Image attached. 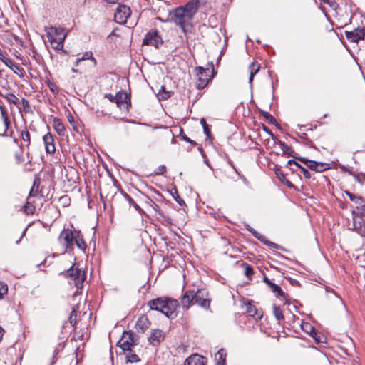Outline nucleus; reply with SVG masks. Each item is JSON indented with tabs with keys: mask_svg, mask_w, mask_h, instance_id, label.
I'll return each instance as SVG.
<instances>
[{
	"mask_svg": "<svg viewBox=\"0 0 365 365\" xmlns=\"http://www.w3.org/2000/svg\"><path fill=\"white\" fill-rule=\"evenodd\" d=\"M296 159L304 163L312 170L318 173H321L329 169V165L327 163H319L302 157L296 158Z\"/></svg>",
	"mask_w": 365,
	"mask_h": 365,
	"instance_id": "obj_5",
	"label": "nucleus"
},
{
	"mask_svg": "<svg viewBox=\"0 0 365 365\" xmlns=\"http://www.w3.org/2000/svg\"><path fill=\"white\" fill-rule=\"evenodd\" d=\"M242 266L245 268L244 274L250 279L252 275L254 274L253 268L247 263H243L242 264Z\"/></svg>",
	"mask_w": 365,
	"mask_h": 365,
	"instance_id": "obj_35",
	"label": "nucleus"
},
{
	"mask_svg": "<svg viewBox=\"0 0 365 365\" xmlns=\"http://www.w3.org/2000/svg\"><path fill=\"white\" fill-rule=\"evenodd\" d=\"M275 173L277 178L281 182H284V180H286L287 178L285 177L284 174L281 170H277Z\"/></svg>",
	"mask_w": 365,
	"mask_h": 365,
	"instance_id": "obj_50",
	"label": "nucleus"
},
{
	"mask_svg": "<svg viewBox=\"0 0 365 365\" xmlns=\"http://www.w3.org/2000/svg\"><path fill=\"white\" fill-rule=\"evenodd\" d=\"M105 98L109 99V101L110 102L115 103V99H116V95L113 96V95H112L110 93H106V94H105Z\"/></svg>",
	"mask_w": 365,
	"mask_h": 365,
	"instance_id": "obj_56",
	"label": "nucleus"
},
{
	"mask_svg": "<svg viewBox=\"0 0 365 365\" xmlns=\"http://www.w3.org/2000/svg\"><path fill=\"white\" fill-rule=\"evenodd\" d=\"M247 230L248 231H250L255 237H256L257 240H259L260 242H262L264 245H268L271 247L275 248V249L279 248L280 246L279 245L268 240L265 236H264V235H261L260 233H259L258 232H257L255 229L251 227L250 225H247Z\"/></svg>",
	"mask_w": 365,
	"mask_h": 365,
	"instance_id": "obj_14",
	"label": "nucleus"
},
{
	"mask_svg": "<svg viewBox=\"0 0 365 365\" xmlns=\"http://www.w3.org/2000/svg\"><path fill=\"white\" fill-rule=\"evenodd\" d=\"M74 242L78 249L83 251L86 250L87 245L83 240L80 230H74Z\"/></svg>",
	"mask_w": 365,
	"mask_h": 365,
	"instance_id": "obj_23",
	"label": "nucleus"
},
{
	"mask_svg": "<svg viewBox=\"0 0 365 365\" xmlns=\"http://www.w3.org/2000/svg\"><path fill=\"white\" fill-rule=\"evenodd\" d=\"M21 138L24 141L28 143V145L30 144V133L27 130L22 131Z\"/></svg>",
	"mask_w": 365,
	"mask_h": 365,
	"instance_id": "obj_46",
	"label": "nucleus"
},
{
	"mask_svg": "<svg viewBox=\"0 0 365 365\" xmlns=\"http://www.w3.org/2000/svg\"><path fill=\"white\" fill-rule=\"evenodd\" d=\"M345 35L349 41L357 43L365 37V28L358 27L350 31H346Z\"/></svg>",
	"mask_w": 365,
	"mask_h": 365,
	"instance_id": "obj_10",
	"label": "nucleus"
},
{
	"mask_svg": "<svg viewBox=\"0 0 365 365\" xmlns=\"http://www.w3.org/2000/svg\"><path fill=\"white\" fill-rule=\"evenodd\" d=\"M51 31H55V34H56V38L59 37V36H62V34H65L64 33V31L62 28H55V29H51Z\"/></svg>",
	"mask_w": 365,
	"mask_h": 365,
	"instance_id": "obj_54",
	"label": "nucleus"
},
{
	"mask_svg": "<svg viewBox=\"0 0 365 365\" xmlns=\"http://www.w3.org/2000/svg\"><path fill=\"white\" fill-rule=\"evenodd\" d=\"M81 61V60H80V58H78L75 62V66H78L79 63Z\"/></svg>",
	"mask_w": 365,
	"mask_h": 365,
	"instance_id": "obj_64",
	"label": "nucleus"
},
{
	"mask_svg": "<svg viewBox=\"0 0 365 365\" xmlns=\"http://www.w3.org/2000/svg\"><path fill=\"white\" fill-rule=\"evenodd\" d=\"M175 193H176L177 196H176V197H174V198L175 199L176 202H177L180 205H181V206H182V205H185V201H184L182 198H180V197H179V195H178V192H177V190H175Z\"/></svg>",
	"mask_w": 365,
	"mask_h": 365,
	"instance_id": "obj_55",
	"label": "nucleus"
},
{
	"mask_svg": "<svg viewBox=\"0 0 365 365\" xmlns=\"http://www.w3.org/2000/svg\"><path fill=\"white\" fill-rule=\"evenodd\" d=\"M117 345L124 352L129 351L135 345L132 333L130 331H124L122 339L118 341Z\"/></svg>",
	"mask_w": 365,
	"mask_h": 365,
	"instance_id": "obj_8",
	"label": "nucleus"
},
{
	"mask_svg": "<svg viewBox=\"0 0 365 365\" xmlns=\"http://www.w3.org/2000/svg\"><path fill=\"white\" fill-rule=\"evenodd\" d=\"M62 274L73 281V283L78 289H82L86 279V274L83 271L73 265L65 273H62Z\"/></svg>",
	"mask_w": 365,
	"mask_h": 365,
	"instance_id": "obj_3",
	"label": "nucleus"
},
{
	"mask_svg": "<svg viewBox=\"0 0 365 365\" xmlns=\"http://www.w3.org/2000/svg\"><path fill=\"white\" fill-rule=\"evenodd\" d=\"M353 215V225L354 229L358 232H361L364 225V220L360 215H356L355 211H352Z\"/></svg>",
	"mask_w": 365,
	"mask_h": 365,
	"instance_id": "obj_22",
	"label": "nucleus"
},
{
	"mask_svg": "<svg viewBox=\"0 0 365 365\" xmlns=\"http://www.w3.org/2000/svg\"><path fill=\"white\" fill-rule=\"evenodd\" d=\"M276 143H277L280 146V148H281L283 154L291 155V156L293 155L292 153L294 151H293L292 148L290 146H289L288 145H287L284 142L277 139Z\"/></svg>",
	"mask_w": 365,
	"mask_h": 365,
	"instance_id": "obj_28",
	"label": "nucleus"
},
{
	"mask_svg": "<svg viewBox=\"0 0 365 365\" xmlns=\"http://www.w3.org/2000/svg\"><path fill=\"white\" fill-rule=\"evenodd\" d=\"M207 359L198 354L190 356L185 361V365H205Z\"/></svg>",
	"mask_w": 365,
	"mask_h": 365,
	"instance_id": "obj_17",
	"label": "nucleus"
},
{
	"mask_svg": "<svg viewBox=\"0 0 365 365\" xmlns=\"http://www.w3.org/2000/svg\"><path fill=\"white\" fill-rule=\"evenodd\" d=\"M301 328L303 330V331H304L305 333H307L312 337H313L317 343L321 342V340L316 336L317 332L315 331V329L309 322H302L301 324Z\"/></svg>",
	"mask_w": 365,
	"mask_h": 365,
	"instance_id": "obj_20",
	"label": "nucleus"
},
{
	"mask_svg": "<svg viewBox=\"0 0 365 365\" xmlns=\"http://www.w3.org/2000/svg\"><path fill=\"white\" fill-rule=\"evenodd\" d=\"M59 239L64 241L66 249H72L74 242V231L68 228L63 229L59 235Z\"/></svg>",
	"mask_w": 365,
	"mask_h": 365,
	"instance_id": "obj_11",
	"label": "nucleus"
},
{
	"mask_svg": "<svg viewBox=\"0 0 365 365\" xmlns=\"http://www.w3.org/2000/svg\"><path fill=\"white\" fill-rule=\"evenodd\" d=\"M263 282L267 285V286H270L271 284L272 283L269 279V278L267 277V276H264L263 277Z\"/></svg>",
	"mask_w": 365,
	"mask_h": 365,
	"instance_id": "obj_60",
	"label": "nucleus"
},
{
	"mask_svg": "<svg viewBox=\"0 0 365 365\" xmlns=\"http://www.w3.org/2000/svg\"><path fill=\"white\" fill-rule=\"evenodd\" d=\"M169 298L158 297L152 300H150L148 303V307L152 310H156L160 312L165 303Z\"/></svg>",
	"mask_w": 365,
	"mask_h": 365,
	"instance_id": "obj_16",
	"label": "nucleus"
},
{
	"mask_svg": "<svg viewBox=\"0 0 365 365\" xmlns=\"http://www.w3.org/2000/svg\"><path fill=\"white\" fill-rule=\"evenodd\" d=\"M269 288L272 289V291L274 293L277 294V297H285V293L282 291L281 287L279 286H278L277 284L272 282L271 284V285L269 286Z\"/></svg>",
	"mask_w": 365,
	"mask_h": 365,
	"instance_id": "obj_32",
	"label": "nucleus"
},
{
	"mask_svg": "<svg viewBox=\"0 0 365 365\" xmlns=\"http://www.w3.org/2000/svg\"><path fill=\"white\" fill-rule=\"evenodd\" d=\"M3 97L9 103H13L14 105H17L19 103V98L11 93H8L3 96Z\"/></svg>",
	"mask_w": 365,
	"mask_h": 365,
	"instance_id": "obj_33",
	"label": "nucleus"
},
{
	"mask_svg": "<svg viewBox=\"0 0 365 365\" xmlns=\"http://www.w3.org/2000/svg\"><path fill=\"white\" fill-rule=\"evenodd\" d=\"M302 173H303L304 177L306 179H310L312 178L311 173L309 171L305 168H301Z\"/></svg>",
	"mask_w": 365,
	"mask_h": 365,
	"instance_id": "obj_52",
	"label": "nucleus"
},
{
	"mask_svg": "<svg viewBox=\"0 0 365 365\" xmlns=\"http://www.w3.org/2000/svg\"><path fill=\"white\" fill-rule=\"evenodd\" d=\"M0 110L3 120H6L7 119H9L7 112L3 106H0Z\"/></svg>",
	"mask_w": 365,
	"mask_h": 365,
	"instance_id": "obj_53",
	"label": "nucleus"
},
{
	"mask_svg": "<svg viewBox=\"0 0 365 365\" xmlns=\"http://www.w3.org/2000/svg\"><path fill=\"white\" fill-rule=\"evenodd\" d=\"M200 124L202 125V128H203V130H204V133L208 137L210 138V135H211V132L209 129V127H208V125L206 123V120L205 118H202L200 120Z\"/></svg>",
	"mask_w": 365,
	"mask_h": 365,
	"instance_id": "obj_39",
	"label": "nucleus"
},
{
	"mask_svg": "<svg viewBox=\"0 0 365 365\" xmlns=\"http://www.w3.org/2000/svg\"><path fill=\"white\" fill-rule=\"evenodd\" d=\"M80 60H81V61L85 60H91L93 63L94 66L97 65V61L93 57V53L91 51L85 52L82 57L80 58Z\"/></svg>",
	"mask_w": 365,
	"mask_h": 365,
	"instance_id": "obj_34",
	"label": "nucleus"
},
{
	"mask_svg": "<svg viewBox=\"0 0 365 365\" xmlns=\"http://www.w3.org/2000/svg\"><path fill=\"white\" fill-rule=\"evenodd\" d=\"M22 106L25 110V112H29L31 110V106L29 102L26 98H23L21 99Z\"/></svg>",
	"mask_w": 365,
	"mask_h": 365,
	"instance_id": "obj_47",
	"label": "nucleus"
},
{
	"mask_svg": "<svg viewBox=\"0 0 365 365\" xmlns=\"http://www.w3.org/2000/svg\"><path fill=\"white\" fill-rule=\"evenodd\" d=\"M130 12V9L128 6L119 5L114 15L115 21L120 24L126 23Z\"/></svg>",
	"mask_w": 365,
	"mask_h": 365,
	"instance_id": "obj_7",
	"label": "nucleus"
},
{
	"mask_svg": "<svg viewBox=\"0 0 365 365\" xmlns=\"http://www.w3.org/2000/svg\"><path fill=\"white\" fill-rule=\"evenodd\" d=\"M216 365H225L226 352L224 349L219 350L215 355Z\"/></svg>",
	"mask_w": 365,
	"mask_h": 365,
	"instance_id": "obj_26",
	"label": "nucleus"
},
{
	"mask_svg": "<svg viewBox=\"0 0 365 365\" xmlns=\"http://www.w3.org/2000/svg\"><path fill=\"white\" fill-rule=\"evenodd\" d=\"M39 185H40L39 180L35 179V180L34 181V183H33V186L29 192V196H36V194L38 192Z\"/></svg>",
	"mask_w": 365,
	"mask_h": 365,
	"instance_id": "obj_36",
	"label": "nucleus"
},
{
	"mask_svg": "<svg viewBox=\"0 0 365 365\" xmlns=\"http://www.w3.org/2000/svg\"><path fill=\"white\" fill-rule=\"evenodd\" d=\"M106 2L108 3H110V4H115L116 3L118 0H105Z\"/></svg>",
	"mask_w": 365,
	"mask_h": 365,
	"instance_id": "obj_63",
	"label": "nucleus"
},
{
	"mask_svg": "<svg viewBox=\"0 0 365 365\" xmlns=\"http://www.w3.org/2000/svg\"><path fill=\"white\" fill-rule=\"evenodd\" d=\"M76 318H77V313H76V311L75 309V308H73L71 314H70V316H69V322L71 323V324L72 325V327H75L76 325Z\"/></svg>",
	"mask_w": 365,
	"mask_h": 365,
	"instance_id": "obj_38",
	"label": "nucleus"
},
{
	"mask_svg": "<svg viewBox=\"0 0 365 365\" xmlns=\"http://www.w3.org/2000/svg\"><path fill=\"white\" fill-rule=\"evenodd\" d=\"M163 331L160 329H154L148 338L150 343L153 346H158L163 340Z\"/></svg>",
	"mask_w": 365,
	"mask_h": 365,
	"instance_id": "obj_19",
	"label": "nucleus"
},
{
	"mask_svg": "<svg viewBox=\"0 0 365 365\" xmlns=\"http://www.w3.org/2000/svg\"><path fill=\"white\" fill-rule=\"evenodd\" d=\"M165 165H160L158 167V171L156 172L157 175H161L165 171Z\"/></svg>",
	"mask_w": 365,
	"mask_h": 365,
	"instance_id": "obj_57",
	"label": "nucleus"
},
{
	"mask_svg": "<svg viewBox=\"0 0 365 365\" xmlns=\"http://www.w3.org/2000/svg\"><path fill=\"white\" fill-rule=\"evenodd\" d=\"M150 322L146 317H140L138 318L135 324V328L138 332H145L149 327Z\"/></svg>",
	"mask_w": 365,
	"mask_h": 365,
	"instance_id": "obj_21",
	"label": "nucleus"
},
{
	"mask_svg": "<svg viewBox=\"0 0 365 365\" xmlns=\"http://www.w3.org/2000/svg\"><path fill=\"white\" fill-rule=\"evenodd\" d=\"M159 96H160V98L163 100H167L170 97V93L168 91H166L165 90V87L162 86L160 91H159Z\"/></svg>",
	"mask_w": 365,
	"mask_h": 365,
	"instance_id": "obj_40",
	"label": "nucleus"
},
{
	"mask_svg": "<svg viewBox=\"0 0 365 365\" xmlns=\"http://www.w3.org/2000/svg\"><path fill=\"white\" fill-rule=\"evenodd\" d=\"M263 129H264V131H266L268 134H269V135L272 136V138L274 140H277V139L276 138L275 135L272 133V131H271V130H269V128H268L267 126L264 125V126H263Z\"/></svg>",
	"mask_w": 365,
	"mask_h": 365,
	"instance_id": "obj_58",
	"label": "nucleus"
},
{
	"mask_svg": "<svg viewBox=\"0 0 365 365\" xmlns=\"http://www.w3.org/2000/svg\"><path fill=\"white\" fill-rule=\"evenodd\" d=\"M180 135H181L182 138L185 141H186V142H187V143H190L191 145H195L197 144L195 141H194V140H191L190 138H188V137H187V135L183 133L182 130H181Z\"/></svg>",
	"mask_w": 365,
	"mask_h": 365,
	"instance_id": "obj_49",
	"label": "nucleus"
},
{
	"mask_svg": "<svg viewBox=\"0 0 365 365\" xmlns=\"http://www.w3.org/2000/svg\"><path fill=\"white\" fill-rule=\"evenodd\" d=\"M356 210L355 211L356 215L364 217L365 215V202L361 205H357Z\"/></svg>",
	"mask_w": 365,
	"mask_h": 365,
	"instance_id": "obj_41",
	"label": "nucleus"
},
{
	"mask_svg": "<svg viewBox=\"0 0 365 365\" xmlns=\"http://www.w3.org/2000/svg\"><path fill=\"white\" fill-rule=\"evenodd\" d=\"M345 194L349 197L350 200L356 205H361L365 202V200L361 196L356 195L348 190L345 191Z\"/></svg>",
	"mask_w": 365,
	"mask_h": 365,
	"instance_id": "obj_30",
	"label": "nucleus"
},
{
	"mask_svg": "<svg viewBox=\"0 0 365 365\" xmlns=\"http://www.w3.org/2000/svg\"><path fill=\"white\" fill-rule=\"evenodd\" d=\"M24 212L28 215L33 214L35 211V207L27 202L26 205L24 206Z\"/></svg>",
	"mask_w": 365,
	"mask_h": 365,
	"instance_id": "obj_43",
	"label": "nucleus"
},
{
	"mask_svg": "<svg viewBox=\"0 0 365 365\" xmlns=\"http://www.w3.org/2000/svg\"><path fill=\"white\" fill-rule=\"evenodd\" d=\"M273 314L278 322L284 319L283 312L279 306L273 304Z\"/></svg>",
	"mask_w": 365,
	"mask_h": 365,
	"instance_id": "obj_31",
	"label": "nucleus"
},
{
	"mask_svg": "<svg viewBox=\"0 0 365 365\" xmlns=\"http://www.w3.org/2000/svg\"><path fill=\"white\" fill-rule=\"evenodd\" d=\"M261 114L267 120H269L271 123H274L276 122V120L275 118L271 115L269 114L268 112H266V111H261Z\"/></svg>",
	"mask_w": 365,
	"mask_h": 365,
	"instance_id": "obj_45",
	"label": "nucleus"
},
{
	"mask_svg": "<svg viewBox=\"0 0 365 365\" xmlns=\"http://www.w3.org/2000/svg\"><path fill=\"white\" fill-rule=\"evenodd\" d=\"M3 63H4V64L8 66L9 68H11L12 66H14V63H13V61L8 58H6L4 56L2 57V59H0Z\"/></svg>",
	"mask_w": 365,
	"mask_h": 365,
	"instance_id": "obj_48",
	"label": "nucleus"
},
{
	"mask_svg": "<svg viewBox=\"0 0 365 365\" xmlns=\"http://www.w3.org/2000/svg\"><path fill=\"white\" fill-rule=\"evenodd\" d=\"M4 124L5 125L6 129H8V128L10 125L9 119H7L6 120H4Z\"/></svg>",
	"mask_w": 365,
	"mask_h": 365,
	"instance_id": "obj_61",
	"label": "nucleus"
},
{
	"mask_svg": "<svg viewBox=\"0 0 365 365\" xmlns=\"http://www.w3.org/2000/svg\"><path fill=\"white\" fill-rule=\"evenodd\" d=\"M115 103L120 109H123L125 107L128 109L130 106V101L128 94L123 91H119L116 93Z\"/></svg>",
	"mask_w": 365,
	"mask_h": 365,
	"instance_id": "obj_13",
	"label": "nucleus"
},
{
	"mask_svg": "<svg viewBox=\"0 0 365 365\" xmlns=\"http://www.w3.org/2000/svg\"><path fill=\"white\" fill-rule=\"evenodd\" d=\"M245 307L249 316L254 317L255 319H260L262 317V312L250 302L245 304Z\"/></svg>",
	"mask_w": 365,
	"mask_h": 365,
	"instance_id": "obj_18",
	"label": "nucleus"
},
{
	"mask_svg": "<svg viewBox=\"0 0 365 365\" xmlns=\"http://www.w3.org/2000/svg\"><path fill=\"white\" fill-rule=\"evenodd\" d=\"M46 152L48 154H53L56 151L54 138L51 133H47L43 137Z\"/></svg>",
	"mask_w": 365,
	"mask_h": 365,
	"instance_id": "obj_15",
	"label": "nucleus"
},
{
	"mask_svg": "<svg viewBox=\"0 0 365 365\" xmlns=\"http://www.w3.org/2000/svg\"><path fill=\"white\" fill-rule=\"evenodd\" d=\"M62 36H59L58 38H51V41H56L58 43V45L56 46V49H61L63 48V41H64V38L66 37V34H61Z\"/></svg>",
	"mask_w": 365,
	"mask_h": 365,
	"instance_id": "obj_37",
	"label": "nucleus"
},
{
	"mask_svg": "<svg viewBox=\"0 0 365 365\" xmlns=\"http://www.w3.org/2000/svg\"><path fill=\"white\" fill-rule=\"evenodd\" d=\"M120 192L123 197L128 202V203L130 205H132L135 208V210H137L140 213L143 212L140 207L134 201V200L128 193H126L123 190H121Z\"/></svg>",
	"mask_w": 365,
	"mask_h": 365,
	"instance_id": "obj_27",
	"label": "nucleus"
},
{
	"mask_svg": "<svg viewBox=\"0 0 365 365\" xmlns=\"http://www.w3.org/2000/svg\"><path fill=\"white\" fill-rule=\"evenodd\" d=\"M260 68L259 64H258L256 62H252L249 66V71H250V78H249V83L250 86H252V81L254 76L256 75V73L259 71Z\"/></svg>",
	"mask_w": 365,
	"mask_h": 365,
	"instance_id": "obj_25",
	"label": "nucleus"
},
{
	"mask_svg": "<svg viewBox=\"0 0 365 365\" xmlns=\"http://www.w3.org/2000/svg\"><path fill=\"white\" fill-rule=\"evenodd\" d=\"M143 43L144 45H150L158 48L163 44V40L158 31L152 29L146 34Z\"/></svg>",
	"mask_w": 365,
	"mask_h": 365,
	"instance_id": "obj_4",
	"label": "nucleus"
},
{
	"mask_svg": "<svg viewBox=\"0 0 365 365\" xmlns=\"http://www.w3.org/2000/svg\"><path fill=\"white\" fill-rule=\"evenodd\" d=\"M230 165L233 168L235 173L238 175V176L243 181V182L245 184H247L248 181H247V178L243 175H242L241 173H239V171L237 170V168L234 166V165L232 163H230Z\"/></svg>",
	"mask_w": 365,
	"mask_h": 365,
	"instance_id": "obj_51",
	"label": "nucleus"
},
{
	"mask_svg": "<svg viewBox=\"0 0 365 365\" xmlns=\"http://www.w3.org/2000/svg\"><path fill=\"white\" fill-rule=\"evenodd\" d=\"M165 305L160 312L170 319H174L177 315L176 309L179 305L178 301L168 299Z\"/></svg>",
	"mask_w": 365,
	"mask_h": 365,
	"instance_id": "obj_6",
	"label": "nucleus"
},
{
	"mask_svg": "<svg viewBox=\"0 0 365 365\" xmlns=\"http://www.w3.org/2000/svg\"><path fill=\"white\" fill-rule=\"evenodd\" d=\"M294 163H296V161H295V160H294V159H291V160H289L287 162V165H292V164H294Z\"/></svg>",
	"mask_w": 365,
	"mask_h": 365,
	"instance_id": "obj_62",
	"label": "nucleus"
},
{
	"mask_svg": "<svg viewBox=\"0 0 365 365\" xmlns=\"http://www.w3.org/2000/svg\"><path fill=\"white\" fill-rule=\"evenodd\" d=\"M125 354L128 363H135L140 361L138 356L131 349L125 351Z\"/></svg>",
	"mask_w": 365,
	"mask_h": 365,
	"instance_id": "obj_29",
	"label": "nucleus"
},
{
	"mask_svg": "<svg viewBox=\"0 0 365 365\" xmlns=\"http://www.w3.org/2000/svg\"><path fill=\"white\" fill-rule=\"evenodd\" d=\"M200 6V0H190L185 5L179 6L185 11L194 18Z\"/></svg>",
	"mask_w": 365,
	"mask_h": 365,
	"instance_id": "obj_12",
	"label": "nucleus"
},
{
	"mask_svg": "<svg viewBox=\"0 0 365 365\" xmlns=\"http://www.w3.org/2000/svg\"><path fill=\"white\" fill-rule=\"evenodd\" d=\"M53 128L60 136L65 135V127L60 119L55 118L53 120Z\"/></svg>",
	"mask_w": 365,
	"mask_h": 365,
	"instance_id": "obj_24",
	"label": "nucleus"
},
{
	"mask_svg": "<svg viewBox=\"0 0 365 365\" xmlns=\"http://www.w3.org/2000/svg\"><path fill=\"white\" fill-rule=\"evenodd\" d=\"M210 302L209 293L205 289H199L195 292L187 290L181 298V304L183 309H188L193 304H197L205 309H209Z\"/></svg>",
	"mask_w": 365,
	"mask_h": 365,
	"instance_id": "obj_1",
	"label": "nucleus"
},
{
	"mask_svg": "<svg viewBox=\"0 0 365 365\" xmlns=\"http://www.w3.org/2000/svg\"><path fill=\"white\" fill-rule=\"evenodd\" d=\"M196 76L197 77V81L196 83L197 88L198 89L204 88L210 81V78L207 76L205 69L201 66L197 67Z\"/></svg>",
	"mask_w": 365,
	"mask_h": 365,
	"instance_id": "obj_9",
	"label": "nucleus"
},
{
	"mask_svg": "<svg viewBox=\"0 0 365 365\" xmlns=\"http://www.w3.org/2000/svg\"><path fill=\"white\" fill-rule=\"evenodd\" d=\"M10 69H11L19 76H23L24 69L20 68L18 65L14 64Z\"/></svg>",
	"mask_w": 365,
	"mask_h": 365,
	"instance_id": "obj_44",
	"label": "nucleus"
},
{
	"mask_svg": "<svg viewBox=\"0 0 365 365\" xmlns=\"http://www.w3.org/2000/svg\"><path fill=\"white\" fill-rule=\"evenodd\" d=\"M8 292V286L6 284L0 282V299Z\"/></svg>",
	"mask_w": 365,
	"mask_h": 365,
	"instance_id": "obj_42",
	"label": "nucleus"
},
{
	"mask_svg": "<svg viewBox=\"0 0 365 365\" xmlns=\"http://www.w3.org/2000/svg\"><path fill=\"white\" fill-rule=\"evenodd\" d=\"M170 19L172 21L181 28L185 34L191 31L193 18L182 9L178 7L174 9L170 14Z\"/></svg>",
	"mask_w": 365,
	"mask_h": 365,
	"instance_id": "obj_2",
	"label": "nucleus"
},
{
	"mask_svg": "<svg viewBox=\"0 0 365 365\" xmlns=\"http://www.w3.org/2000/svg\"><path fill=\"white\" fill-rule=\"evenodd\" d=\"M282 183H284L288 187H294L293 184L287 178H286V180H284V182H282Z\"/></svg>",
	"mask_w": 365,
	"mask_h": 365,
	"instance_id": "obj_59",
	"label": "nucleus"
}]
</instances>
